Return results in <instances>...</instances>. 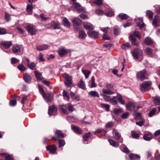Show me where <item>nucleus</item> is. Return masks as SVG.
Listing matches in <instances>:
<instances>
[{
    "label": "nucleus",
    "instance_id": "obj_18",
    "mask_svg": "<svg viewBox=\"0 0 160 160\" xmlns=\"http://www.w3.org/2000/svg\"><path fill=\"white\" fill-rule=\"evenodd\" d=\"M60 108L63 113L65 114H68V113L67 110V104L60 105Z\"/></svg>",
    "mask_w": 160,
    "mask_h": 160
},
{
    "label": "nucleus",
    "instance_id": "obj_10",
    "mask_svg": "<svg viewBox=\"0 0 160 160\" xmlns=\"http://www.w3.org/2000/svg\"><path fill=\"white\" fill-rule=\"evenodd\" d=\"M51 27L54 29L60 28V24L58 22L52 21L50 23Z\"/></svg>",
    "mask_w": 160,
    "mask_h": 160
},
{
    "label": "nucleus",
    "instance_id": "obj_45",
    "mask_svg": "<svg viewBox=\"0 0 160 160\" xmlns=\"http://www.w3.org/2000/svg\"><path fill=\"white\" fill-rule=\"evenodd\" d=\"M114 34L116 35H118L119 34V28L118 26H115L114 28Z\"/></svg>",
    "mask_w": 160,
    "mask_h": 160
},
{
    "label": "nucleus",
    "instance_id": "obj_8",
    "mask_svg": "<svg viewBox=\"0 0 160 160\" xmlns=\"http://www.w3.org/2000/svg\"><path fill=\"white\" fill-rule=\"evenodd\" d=\"M71 129L77 134L79 135L82 133V129L79 127L72 125H71Z\"/></svg>",
    "mask_w": 160,
    "mask_h": 160
},
{
    "label": "nucleus",
    "instance_id": "obj_29",
    "mask_svg": "<svg viewBox=\"0 0 160 160\" xmlns=\"http://www.w3.org/2000/svg\"><path fill=\"white\" fill-rule=\"evenodd\" d=\"M63 24L65 26L69 28L70 26V22L66 18H64L62 20Z\"/></svg>",
    "mask_w": 160,
    "mask_h": 160
},
{
    "label": "nucleus",
    "instance_id": "obj_62",
    "mask_svg": "<svg viewBox=\"0 0 160 160\" xmlns=\"http://www.w3.org/2000/svg\"><path fill=\"white\" fill-rule=\"evenodd\" d=\"M96 13L98 15H102L104 13L102 9H98L96 10Z\"/></svg>",
    "mask_w": 160,
    "mask_h": 160
},
{
    "label": "nucleus",
    "instance_id": "obj_35",
    "mask_svg": "<svg viewBox=\"0 0 160 160\" xmlns=\"http://www.w3.org/2000/svg\"><path fill=\"white\" fill-rule=\"evenodd\" d=\"M129 157L131 160L136 159L140 158V156L137 154L131 153L129 155Z\"/></svg>",
    "mask_w": 160,
    "mask_h": 160
},
{
    "label": "nucleus",
    "instance_id": "obj_9",
    "mask_svg": "<svg viewBox=\"0 0 160 160\" xmlns=\"http://www.w3.org/2000/svg\"><path fill=\"white\" fill-rule=\"evenodd\" d=\"M46 148L47 150L49 151V152L52 154H55V153L57 149L56 147L54 144L47 146Z\"/></svg>",
    "mask_w": 160,
    "mask_h": 160
},
{
    "label": "nucleus",
    "instance_id": "obj_41",
    "mask_svg": "<svg viewBox=\"0 0 160 160\" xmlns=\"http://www.w3.org/2000/svg\"><path fill=\"white\" fill-rule=\"evenodd\" d=\"M153 13L150 10H147L146 11V15L148 18L150 19H152L153 18Z\"/></svg>",
    "mask_w": 160,
    "mask_h": 160
},
{
    "label": "nucleus",
    "instance_id": "obj_36",
    "mask_svg": "<svg viewBox=\"0 0 160 160\" xmlns=\"http://www.w3.org/2000/svg\"><path fill=\"white\" fill-rule=\"evenodd\" d=\"M108 141L110 144L112 146L116 147H118L119 146V143H117L115 141L111 139H109Z\"/></svg>",
    "mask_w": 160,
    "mask_h": 160
},
{
    "label": "nucleus",
    "instance_id": "obj_59",
    "mask_svg": "<svg viewBox=\"0 0 160 160\" xmlns=\"http://www.w3.org/2000/svg\"><path fill=\"white\" fill-rule=\"evenodd\" d=\"M145 121L144 120H142L139 122H136V124L140 127L143 126L145 123Z\"/></svg>",
    "mask_w": 160,
    "mask_h": 160
},
{
    "label": "nucleus",
    "instance_id": "obj_23",
    "mask_svg": "<svg viewBox=\"0 0 160 160\" xmlns=\"http://www.w3.org/2000/svg\"><path fill=\"white\" fill-rule=\"evenodd\" d=\"M55 134L58 138H63L65 137L64 134L60 130H57L55 132Z\"/></svg>",
    "mask_w": 160,
    "mask_h": 160
},
{
    "label": "nucleus",
    "instance_id": "obj_61",
    "mask_svg": "<svg viewBox=\"0 0 160 160\" xmlns=\"http://www.w3.org/2000/svg\"><path fill=\"white\" fill-rule=\"evenodd\" d=\"M116 96L114 97L113 98H111V100L110 102H111L113 104H116L117 103V101L115 98H116Z\"/></svg>",
    "mask_w": 160,
    "mask_h": 160
},
{
    "label": "nucleus",
    "instance_id": "obj_38",
    "mask_svg": "<svg viewBox=\"0 0 160 160\" xmlns=\"http://www.w3.org/2000/svg\"><path fill=\"white\" fill-rule=\"evenodd\" d=\"M131 47L130 43L128 42L123 44L121 46V48L122 49H126Z\"/></svg>",
    "mask_w": 160,
    "mask_h": 160
},
{
    "label": "nucleus",
    "instance_id": "obj_19",
    "mask_svg": "<svg viewBox=\"0 0 160 160\" xmlns=\"http://www.w3.org/2000/svg\"><path fill=\"white\" fill-rule=\"evenodd\" d=\"M127 108L128 110L133 111L135 109V106L134 104L132 102H129L126 105Z\"/></svg>",
    "mask_w": 160,
    "mask_h": 160
},
{
    "label": "nucleus",
    "instance_id": "obj_34",
    "mask_svg": "<svg viewBox=\"0 0 160 160\" xmlns=\"http://www.w3.org/2000/svg\"><path fill=\"white\" fill-rule=\"evenodd\" d=\"M102 92L104 94H109V95H112L114 93V92L110 90L109 89H102Z\"/></svg>",
    "mask_w": 160,
    "mask_h": 160
},
{
    "label": "nucleus",
    "instance_id": "obj_6",
    "mask_svg": "<svg viewBox=\"0 0 160 160\" xmlns=\"http://www.w3.org/2000/svg\"><path fill=\"white\" fill-rule=\"evenodd\" d=\"M69 50L66 49L65 48L62 47L59 48L58 52L59 56L60 57H63L66 55L69 52Z\"/></svg>",
    "mask_w": 160,
    "mask_h": 160
},
{
    "label": "nucleus",
    "instance_id": "obj_14",
    "mask_svg": "<svg viewBox=\"0 0 160 160\" xmlns=\"http://www.w3.org/2000/svg\"><path fill=\"white\" fill-rule=\"evenodd\" d=\"M50 47V46L47 44H42L41 45H37L36 46V48L39 51H42L44 50L48 49Z\"/></svg>",
    "mask_w": 160,
    "mask_h": 160
},
{
    "label": "nucleus",
    "instance_id": "obj_11",
    "mask_svg": "<svg viewBox=\"0 0 160 160\" xmlns=\"http://www.w3.org/2000/svg\"><path fill=\"white\" fill-rule=\"evenodd\" d=\"M57 108L54 104H52L51 106H49L48 109V113L50 116L54 112H57Z\"/></svg>",
    "mask_w": 160,
    "mask_h": 160
},
{
    "label": "nucleus",
    "instance_id": "obj_32",
    "mask_svg": "<svg viewBox=\"0 0 160 160\" xmlns=\"http://www.w3.org/2000/svg\"><path fill=\"white\" fill-rule=\"evenodd\" d=\"M0 155H3L5 156V160H13L12 157L8 153H2Z\"/></svg>",
    "mask_w": 160,
    "mask_h": 160
},
{
    "label": "nucleus",
    "instance_id": "obj_55",
    "mask_svg": "<svg viewBox=\"0 0 160 160\" xmlns=\"http://www.w3.org/2000/svg\"><path fill=\"white\" fill-rule=\"evenodd\" d=\"M65 144V142L64 140H59V147H61L64 146Z\"/></svg>",
    "mask_w": 160,
    "mask_h": 160
},
{
    "label": "nucleus",
    "instance_id": "obj_21",
    "mask_svg": "<svg viewBox=\"0 0 160 160\" xmlns=\"http://www.w3.org/2000/svg\"><path fill=\"white\" fill-rule=\"evenodd\" d=\"M1 44L3 45L6 48H9L12 45V43L11 41H6L2 42Z\"/></svg>",
    "mask_w": 160,
    "mask_h": 160
},
{
    "label": "nucleus",
    "instance_id": "obj_64",
    "mask_svg": "<svg viewBox=\"0 0 160 160\" xmlns=\"http://www.w3.org/2000/svg\"><path fill=\"white\" fill-rule=\"evenodd\" d=\"M118 101L122 104H124L125 103V101L122 99V97L120 95L118 98Z\"/></svg>",
    "mask_w": 160,
    "mask_h": 160
},
{
    "label": "nucleus",
    "instance_id": "obj_52",
    "mask_svg": "<svg viewBox=\"0 0 160 160\" xmlns=\"http://www.w3.org/2000/svg\"><path fill=\"white\" fill-rule=\"evenodd\" d=\"M102 3V0H95L93 2V3L98 6L101 5Z\"/></svg>",
    "mask_w": 160,
    "mask_h": 160
},
{
    "label": "nucleus",
    "instance_id": "obj_17",
    "mask_svg": "<svg viewBox=\"0 0 160 160\" xmlns=\"http://www.w3.org/2000/svg\"><path fill=\"white\" fill-rule=\"evenodd\" d=\"M153 135L151 132H146L143 136V139L146 141H149L152 138Z\"/></svg>",
    "mask_w": 160,
    "mask_h": 160
},
{
    "label": "nucleus",
    "instance_id": "obj_50",
    "mask_svg": "<svg viewBox=\"0 0 160 160\" xmlns=\"http://www.w3.org/2000/svg\"><path fill=\"white\" fill-rule=\"evenodd\" d=\"M100 95L102 96L104 98V99L107 101L110 102L111 98L110 97L108 96L107 95L103 94H101Z\"/></svg>",
    "mask_w": 160,
    "mask_h": 160
},
{
    "label": "nucleus",
    "instance_id": "obj_15",
    "mask_svg": "<svg viewBox=\"0 0 160 160\" xmlns=\"http://www.w3.org/2000/svg\"><path fill=\"white\" fill-rule=\"evenodd\" d=\"M26 29L28 32L30 33L31 35L35 34L37 31L33 27L30 26L28 25L27 26L26 28Z\"/></svg>",
    "mask_w": 160,
    "mask_h": 160
},
{
    "label": "nucleus",
    "instance_id": "obj_48",
    "mask_svg": "<svg viewBox=\"0 0 160 160\" xmlns=\"http://www.w3.org/2000/svg\"><path fill=\"white\" fill-rule=\"evenodd\" d=\"M82 72L84 74L86 78H88L89 74L91 73V72L88 70H82Z\"/></svg>",
    "mask_w": 160,
    "mask_h": 160
},
{
    "label": "nucleus",
    "instance_id": "obj_25",
    "mask_svg": "<svg viewBox=\"0 0 160 160\" xmlns=\"http://www.w3.org/2000/svg\"><path fill=\"white\" fill-rule=\"evenodd\" d=\"M87 36V34H86L84 31L82 30H80L79 32V35L78 38L81 39H84Z\"/></svg>",
    "mask_w": 160,
    "mask_h": 160
},
{
    "label": "nucleus",
    "instance_id": "obj_7",
    "mask_svg": "<svg viewBox=\"0 0 160 160\" xmlns=\"http://www.w3.org/2000/svg\"><path fill=\"white\" fill-rule=\"evenodd\" d=\"M151 84L150 81L145 82L141 85V89L142 91H146L148 90Z\"/></svg>",
    "mask_w": 160,
    "mask_h": 160
},
{
    "label": "nucleus",
    "instance_id": "obj_51",
    "mask_svg": "<svg viewBox=\"0 0 160 160\" xmlns=\"http://www.w3.org/2000/svg\"><path fill=\"white\" fill-rule=\"evenodd\" d=\"M43 57L44 55L41 53H40L38 57V60L40 62L44 61L45 59L43 58Z\"/></svg>",
    "mask_w": 160,
    "mask_h": 160
},
{
    "label": "nucleus",
    "instance_id": "obj_30",
    "mask_svg": "<svg viewBox=\"0 0 160 160\" xmlns=\"http://www.w3.org/2000/svg\"><path fill=\"white\" fill-rule=\"evenodd\" d=\"M112 133L115 136V138L116 140H118L121 137V135L115 129H113Z\"/></svg>",
    "mask_w": 160,
    "mask_h": 160
},
{
    "label": "nucleus",
    "instance_id": "obj_4",
    "mask_svg": "<svg viewBox=\"0 0 160 160\" xmlns=\"http://www.w3.org/2000/svg\"><path fill=\"white\" fill-rule=\"evenodd\" d=\"M43 97L47 102H51L53 99V94L52 93L48 92L43 94Z\"/></svg>",
    "mask_w": 160,
    "mask_h": 160
},
{
    "label": "nucleus",
    "instance_id": "obj_37",
    "mask_svg": "<svg viewBox=\"0 0 160 160\" xmlns=\"http://www.w3.org/2000/svg\"><path fill=\"white\" fill-rule=\"evenodd\" d=\"M118 17H119L122 20L126 19H128L129 17L128 15L126 14L123 13H121L119 14L118 15Z\"/></svg>",
    "mask_w": 160,
    "mask_h": 160
},
{
    "label": "nucleus",
    "instance_id": "obj_22",
    "mask_svg": "<svg viewBox=\"0 0 160 160\" xmlns=\"http://www.w3.org/2000/svg\"><path fill=\"white\" fill-rule=\"evenodd\" d=\"M144 43L148 45H150L153 44V41L150 38L148 37L145 38L144 41Z\"/></svg>",
    "mask_w": 160,
    "mask_h": 160
},
{
    "label": "nucleus",
    "instance_id": "obj_1",
    "mask_svg": "<svg viewBox=\"0 0 160 160\" xmlns=\"http://www.w3.org/2000/svg\"><path fill=\"white\" fill-rule=\"evenodd\" d=\"M72 21L73 25L74 30L75 31H78L80 30L79 26L82 24V20L76 17L73 18Z\"/></svg>",
    "mask_w": 160,
    "mask_h": 160
},
{
    "label": "nucleus",
    "instance_id": "obj_56",
    "mask_svg": "<svg viewBox=\"0 0 160 160\" xmlns=\"http://www.w3.org/2000/svg\"><path fill=\"white\" fill-rule=\"evenodd\" d=\"M133 35L134 36L136 37L139 38H141V35L140 32L138 31H135Z\"/></svg>",
    "mask_w": 160,
    "mask_h": 160
},
{
    "label": "nucleus",
    "instance_id": "obj_12",
    "mask_svg": "<svg viewBox=\"0 0 160 160\" xmlns=\"http://www.w3.org/2000/svg\"><path fill=\"white\" fill-rule=\"evenodd\" d=\"M88 34L89 37L95 39H97L99 38V33L95 31H89L88 32Z\"/></svg>",
    "mask_w": 160,
    "mask_h": 160
},
{
    "label": "nucleus",
    "instance_id": "obj_46",
    "mask_svg": "<svg viewBox=\"0 0 160 160\" xmlns=\"http://www.w3.org/2000/svg\"><path fill=\"white\" fill-rule=\"evenodd\" d=\"M18 68L21 72H23L26 69V68L22 64H21L18 65Z\"/></svg>",
    "mask_w": 160,
    "mask_h": 160
},
{
    "label": "nucleus",
    "instance_id": "obj_60",
    "mask_svg": "<svg viewBox=\"0 0 160 160\" xmlns=\"http://www.w3.org/2000/svg\"><path fill=\"white\" fill-rule=\"evenodd\" d=\"M7 33L6 30L4 28H0V35H3Z\"/></svg>",
    "mask_w": 160,
    "mask_h": 160
},
{
    "label": "nucleus",
    "instance_id": "obj_54",
    "mask_svg": "<svg viewBox=\"0 0 160 160\" xmlns=\"http://www.w3.org/2000/svg\"><path fill=\"white\" fill-rule=\"evenodd\" d=\"M90 133L88 132L85 134V135L83 136V139L86 141H87L88 138L90 137Z\"/></svg>",
    "mask_w": 160,
    "mask_h": 160
},
{
    "label": "nucleus",
    "instance_id": "obj_40",
    "mask_svg": "<svg viewBox=\"0 0 160 160\" xmlns=\"http://www.w3.org/2000/svg\"><path fill=\"white\" fill-rule=\"evenodd\" d=\"M73 3H74L73 5V6L75 8H76L77 9L78 11V13L80 12L81 11V10H80L81 7L79 3L77 2H75Z\"/></svg>",
    "mask_w": 160,
    "mask_h": 160
},
{
    "label": "nucleus",
    "instance_id": "obj_53",
    "mask_svg": "<svg viewBox=\"0 0 160 160\" xmlns=\"http://www.w3.org/2000/svg\"><path fill=\"white\" fill-rule=\"evenodd\" d=\"M28 67L32 70H35L36 69V66L34 62H32L28 65Z\"/></svg>",
    "mask_w": 160,
    "mask_h": 160
},
{
    "label": "nucleus",
    "instance_id": "obj_43",
    "mask_svg": "<svg viewBox=\"0 0 160 160\" xmlns=\"http://www.w3.org/2000/svg\"><path fill=\"white\" fill-rule=\"evenodd\" d=\"M154 103L157 105H160V97H156L154 99Z\"/></svg>",
    "mask_w": 160,
    "mask_h": 160
},
{
    "label": "nucleus",
    "instance_id": "obj_24",
    "mask_svg": "<svg viewBox=\"0 0 160 160\" xmlns=\"http://www.w3.org/2000/svg\"><path fill=\"white\" fill-rule=\"evenodd\" d=\"M78 86L80 88L83 89H85L86 85L85 82L81 79L78 84Z\"/></svg>",
    "mask_w": 160,
    "mask_h": 160
},
{
    "label": "nucleus",
    "instance_id": "obj_27",
    "mask_svg": "<svg viewBox=\"0 0 160 160\" xmlns=\"http://www.w3.org/2000/svg\"><path fill=\"white\" fill-rule=\"evenodd\" d=\"M23 79L26 82H28L31 81L32 80V77L30 75H28V73H26L24 75Z\"/></svg>",
    "mask_w": 160,
    "mask_h": 160
},
{
    "label": "nucleus",
    "instance_id": "obj_2",
    "mask_svg": "<svg viewBox=\"0 0 160 160\" xmlns=\"http://www.w3.org/2000/svg\"><path fill=\"white\" fill-rule=\"evenodd\" d=\"M62 76L65 79L64 82L67 87H71L73 86L72 78L71 76L65 73L63 74Z\"/></svg>",
    "mask_w": 160,
    "mask_h": 160
},
{
    "label": "nucleus",
    "instance_id": "obj_47",
    "mask_svg": "<svg viewBox=\"0 0 160 160\" xmlns=\"http://www.w3.org/2000/svg\"><path fill=\"white\" fill-rule=\"evenodd\" d=\"M67 108L69 111L72 112L74 110L73 106L71 104H67Z\"/></svg>",
    "mask_w": 160,
    "mask_h": 160
},
{
    "label": "nucleus",
    "instance_id": "obj_31",
    "mask_svg": "<svg viewBox=\"0 0 160 160\" xmlns=\"http://www.w3.org/2000/svg\"><path fill=\"white\" fill-rule=\"evenodd\" d=\"M158 15H156L153 19L152 24L153 25L156 27L158 26Z\"/></svg>",
    "mask_w": 160,
    "mask_h": 160
},
{
    "label": "nucleus",
    "instance_id": "obj_63",
    "mask_svg": "<svg viewBox=\"0 0 160 160\" xmlns=\"http://www.w3.org/2000/svg\"><path fill=\"white\" fill-rule=\"evenodd\" d=\"M17 103V101L16 100H13L10 102L9 104L11 106H15Z\"/></svg>",
    "mask_w": 160,
    "mask_h": 160
},
{
    "label": "nucleus",
    "instance_id": "obj_49",
    "mask_svg": "<svg viewBox=\"0 0 160 160\" xmlns=\"http://www.w3.org/2000/svg\"><path fill=\"white\" fill-rule=\"evenodd\" d=\"M131 135L132 137L136 139L138 138L139 137V135L134 131L131 132Z\"/></svg>",
    "mask_w": 160,
    "mask_h": 160
},
{
    "label": "nucleus",
    "instance_id": "obj_28",
    "mask_svg": "<svg viewBox=\"0 0 160 160\" xmlns=\"http://www.w3.org/2000/svg\"><path fill=\"white\" fill-rule=\"evenodd\" d=\"M88 94L91 97H97L98 98L99 97V95L98 93L95 91H91L88 93Z\"/></svg>",
    "mask_w": 160,
    "mask_h": 160
},
{
    "label": "nucleus",
    "instance_id": "obj_42",
    "mask_svg": "<svg viewBox=\"0 0 160 160\" xmlns=\"http://www.w3.org/2000/svg\"><path fill=\"white\" fill-rule=\"evenodd\" d=\"M145 53L148 55H151L152 54V49L150 48H146L144 51Z\"/></svg>",
    "mask_w": 160,
    "mask_h": 160
},
{
    "label": "nucleus",
    "instance_id": "obj_26",
    "mask_svg": "<svg viewBox=\"0 0 160 160\" xmlns=\"http://www.w3.org/2000/svg\"><path fill=\"white\" fill-rule=\"evenodd\" d=\"M34 73L35 77L37 80L41 81L42 80L43 77L41 73L38 72L37 71H35Z\"/></svg>",
    "mask_w": 160,
    "mask_h": 160
},
{
    "label": "nucleus",
    "instance_id": "obj_44",
    "mask_svg": "<svg viewBox=\"0 0 160 160\" xmlns=\"http://www.w3.org/2000/svg\"><path fill=\"white\" fill-rule=\"evenodd\" d=\"M122 111L121 108H115L113 111V113L116 115H118L121 113Z\"/></svg>",
    "mask_w": 160,
    "mask_h": 160
},
{
    "label": "nucleus",
    "instance_id": "obj_20",
    "mask_svg": "<svg viewBox=\"0 0 160 160\" xmlns=\"http://www.w3.org/2000/svg\"><path fill=\"white\" fill-rule=\"evenodd\" d=\"M12 51L15 53H19L21 50L20 47L17 45H13L12 48Z\"/></svg>",
    "mask_w": 160,
    "mask_h": 160
},
{
    "label": "nucleus",
    "instance_id": "obj_57",
    "mask_svg": "<svg viewBox=\"0 0 160 160\" xmlns=\"http://www.w3.org/2000/svg\"><path fill=\"white\" fill-rule=\"evenodd\" d=\"M134 115L136 120L140 119L141 118V115L140 113L135 112L134 114Z\"/></svg>",
    "mask_w": 160,
    "mask_h": 160
},
{
    "label": "nucleus",
    "instance_id": "obj_58",
    "mask_svg": "<svg viewBox=\"0 0 160 160\" xmlns=\"http://www.w3.org/2000/svg\"><path fill=\"white\" fill-rule=\"evenodd\" d=\"M156 111V109L155 108H153L149 112V116L150 117H152L153 116Z\"/></svg>",
    "mask_w": 160,
    "mask_h": 160
},
{
    "label": "nucleus",
    "instance_id": "obj_33",
    "mask_svg": "<svg viewBox=\"0 0 160 160\" xmlns=\"http://www.w3.org/2000/svg\"><path fill=\"white\" fill-rule=\"evenodd\" d=\"M33 10L32 5H28L26 8V10L28 14H32Z\"/></svg>",
    "mask_w": 160,
    "mask_h": 160
},
{
    "label": "nucleus",
    "instance_id": "obj_5",
    "mask_svg": "<svg viewBox=\"0 0 160 160\" xmlns=\"http://www.w3.org/2000/svg\"><path fill=\"white\" fill-rule=\"evenodd\" d=\"M143 52L140 49L136 48L134 49L132 52V55L136 59H138L139 57L142 55Z\"/></svg>",
    "mask_w": 160,
    "mask_h": 160
},
{
    "label": "nucleus",
    "instance_id": "obj_13",
    "mask_svg": "<svg viewBox=\"0 0 160 160\" xmlns=\"http://www.w3.org/2000/svg\"><path fill=\"white\" fill-rule=\"evenodd\" d=\"M129 38L132 46L134 45L137 46H138L139 43L137 41L136 38L132 34H131L130 35Z\"/></svg>",
    "mask_w": 160,
    "mask_h": 160
},
{
    "label": "nucleus",
    "instance_id": "obj_16",
    "mask_svg": "<svg viewBox=\"0 0 160 160\" xmlns=\"http://www.w3.org/2000/svg\"><path fill=\"white\" fill-rule=\"evenodd\" d=\"M83 26L84 28L89 30H92L93 29L92 25L90 22H84L83 23Z\"/></svg>",
    "mask_w": 160,
    "mask_h": 160
},
{
    "label": "nucleus",
    "instance_id": "obj_39",
    "mask_svg": "<svg viewBox=\"0 0 160 160\" xmlns=\"http://www.w3.org/2000/svg\"><path fill=\"white\" fill-rule=\"evenodd\" d=\"M11 15L7 12L5 13V19L7 22H9L11 20Z\"/></svg>",
    "mask_w": 160,
    "mask_h": 160
},
{
    "label": "nucleus",
    "instance_id": "obj_3",
    "mask_svg": "<svg viewBox=\"0 0 160 160\" xmlns=\"http://www.w3.org/2000/svg\"><path fill=\"white\" fill-rule=\"evenodd\" d=\"M138 78L141 80H143L148 78V74L146 73V70L145 69L138 72L137 75Z\"/></svg>",
    "mask_w": 160,
    "mask_h": 160
}]
</instances>
